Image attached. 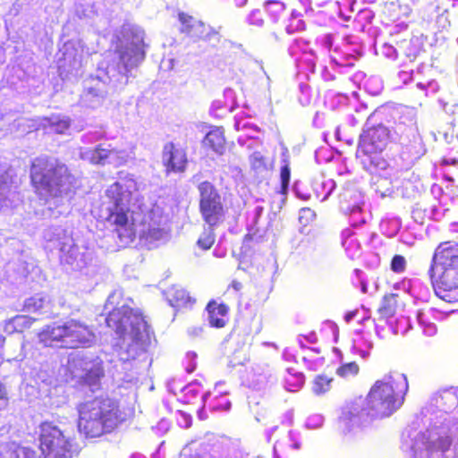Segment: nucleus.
Returning <instances> with one entry per match:
<instances>
[{
	"mask_svg": "<svg viewBox=\"0 0 458 458\" xmlns=\"http://www.w3.org/2000/svg\"><path fill=\"white\" fill-rule=\"evenodd\" d=\"M458 404L454 389L436 394L426 408L429 425L425 431L406 430L402 437V449L411 458H454L458 450V419L450 418L448 411Z\"/></svg>",
	"mask_w": 458,
	"mask_h": 458,
	"instance_id": "nucleus-1",
	"label": "nucleus"
},
{
	"mask_svg": "<svg viewBox=\"0 0 458 458\" xmlns=\"http://www.w3.org/2000/svg\"><path fill=\"white\" fill-rule=\"evenodd\" d=\"M129 31L130 35L119 42L106 67L98 68L95 76L83 81L81 106L95 109L102 106L109 90L126 85L132 70L144 60V31L138 27H131Z\"/></svg>",
	"mask_w": 458,
	"mask_h": 458,
	"instance_id": "nucleus-2",
	"label": "nucleus"
},
{
	"mask_svg": "<svg viewBox=\"0 0 458 458\" xmlns=\"http://www.w3.org/2000/svg\"><path fill=\"white\" fill-rule=\"evenodd\" d=\"M407 390L404 374L386 375L375 382L367 398L360 397L344 408L340 421L350 431L369 420L388 417L402 406Z\"/></svg>",
	"mask_w": 458,
	"mask_h": 458,
	"instance_id": "nucleus-3",
	"label": "nucleus"
},
{
	"mask_svg": "<svg viewBox=\"0 0 458 458\" xmlns=\"http://www.w3.org/2000/svg\"><path fill=\"white\" fill-rule=\"evenodd\" d=\"M122 295L120 290L109 294L105 309L110 310L106 320L107 327L123 338L118 356L120 360L127 362L146 355L150 338L148 326L140 312L125 303L118 307Z\"/></svg>",
	"mask_w": 458,
	"mask_h": 458,
	"instance_id": "nucleus-4",
	"label": "nucleus"
},
{
	"mask_svg": "<svg viewBox=\"0 0 458 458\" xmlns=\"http://www.w3.org/2000/svg\"><path fill=\"white\" fill-rule=\"evenodd\" d=\"M30 178L40 198L53 201L55 207H65L60 214L67 211L77 180L64 164L47 156L36 157L31 164Z\"/></svg>",
	"mask_w": 458,
	"mask_h": 458,
	"instance_id": "nucleus-5",
	"label": "nucleus"
},
{
	"mask_svg": "<svg viewBox=\"0 0 458 458\" xmlns=\"http://www.w3.org/2000/svg\"><path fill=\"white\" fill-rule=\"evenodd\" d=\"M77 409L78 429L87 437L110 433L124 420L116 402L106 396L86 401Z\"/></svg>",
	"mask_w": 458,
	"mask_h": 458,
	"instance_id": "nucleus-6",
	"label": "nucleus"
},
{
	"mask_svg": "<svg viewBox=\"0 0 458 458\" xmlns=\"http://www.w3.org/2000/svg\"><path fill=\"white\" fill-rule=\"evenodd\" d=\"M428 274L437 296L449 302L458 300V243L446 242L438 245Z\"/></svg>",
	"mask_w": 458,
	"mask_h": 458,
	"instance_id": "nucleus-7",
	"label": "nucleus"
},
{
	"mask_svg": "<svg viewBox=\"0 0 458 458\" xmlns=\"http://www.w3.org/2000/svg\"><path fill=\"white\" fill-rule=\"evenodd\" d=\"M37 337L43 346L58 348H85L96 341L92 328L75 318L46 325L38 332Z\"/></svg>",
	"mask_w": 458,
	"mask_h": 458,
	"instance_id": "nucleus-8",
	"label": "nucleus"
},
{
	"mask_svg": "<svg viewBox=\"0 0 458 458\" xmlns=\"http://www.w3.org/2000/svg\"><path fill=\"white\" fill-rule=\"evenodd\" d=\"M40 450L44 458H72L68 437L56 426L44 422L40 429ZM0 458H39L36 452L15 443L0 445Z\"/></svg>",
	"mask_w": 458,
	"mask_h": 458,
	"instance_id": "nucleus-9",
	"label": "nucleus"
},
{
	"mask_svg": "<svg viewBox=\"0 0 458 458\" xmlns=\"http://www.w3.org/2000/svg\"><path fill=\"white\" fill-rule=\"evenodd\" d=\"M106 195L109 203L106 208V219L112 225L120 227L126 226L129 221V214L133 213V207L138 198V186L135 179L126 174L111 184Z\"/></svg>",
	"mask_w": 458,
	"mask_h": 458,
	"instance_id": "nucleus-10",
	"label": "nucleus"
},
{
	"mask_svg": "<svg viewBox=\"0 0 458 458\" xmlns=\"http://www.w3.org/2000/svg\"><path fill=\"white\" fill-rule=\"evenodd\" d=\"M51 240L59 250V259L67 269L81 271L92 261V252L85 246H79L73 238L62 229H56Z\"/></svg>",
	"mask_w": 458,
	"mask_h": 458,
	"instance_id": "nucleus-11",
	"label": "nucleus"
},
{
	"mask_svg": "<svg viewBox=\"0 0 458 458\" xmlns=\"http://www.w3.org/2000/svg\"><path fill=\"white\" fill-rule=\"evenodd\" d=\"M393 139L403 146V153L412 159H417L425 154V148L413 114L409 113L394 123Z\"/></svg>",
	"mask_w": 458,
	"mask_h": 458,
	"instance_id": "nucleus-12",
	"label": "nucleus"
},
{
	"mask_svg": "<svg viewBox=\"0 0 458 458\" xmlns=\"http://www.w3.org/2000/svg\"><path fill=\"white\" fill-rule=\"evenodd\" d=\"M199 210L204 221L210 226H216L224 219V207L221 196L215 186L208 182L199 184Z\"/></svg>",
	"mask_w": 458,
	"mask_h": 458,
	"instance_id": "nucleus-13",
	"label": "nucleus"
},
{
	"mask_svg": "<svg viewBox=\"0 0 458 458\" xmlns=\"http://www.w3.org/2000/svg\"><path fill=\"white\" fill-rule=\"evenodd\" d=\"M79 157L81 159L93 165H113L120 166L131 158V152L126 149L112 148L110 144H98L95 148H80Z\"/></svg>",
	"mask_w": 458,
	"mask_h": 458,
	"instance_id": "nucleus-14",
	"label": "nucleus"
},
{
	"mask_svg": "<svg viewBox=\"0 0 458 458\" xmlns=\"http://www.w3.org/2000/svg\"><path fill=\"white\" fill-rule=\"evenodd\" d=\"M391 138L389 129L378 124L370 128L360 135L357 152V157L360 154H373L374 152H382L387 146Z\"/></svg>",
	"mask_w": 458,
	"mask_h": 458,
	"instance_id": "nucleus-15",
	"label": "nucleus"
},
{
	"mask_svg": "<svg viewBox=\"0 0 458 458\" xmlns=\"http://www.w3.org/2000/svg\"><path fill=\"white\" fill-rule=\"evenodd\" d=\"M69 366L74 378L91 387L97 386L104 375L101 362L98 360L76 357L72 359Z\"/></svg>",
	"mask_w": 458,
	"mask_h": 458,
	"instance_id": "nucleus-16",
	"label": "nucleus"
},
{
	"mask_svg": "<svg viewBox=\"0 0 458 458\" xmlns=\"http://www.w3.org/2000/svg\"><path fill=\"white\" fill-rule=\"evenodd\" d=\"M341 209L351 216L352 224L357 225L365 223L363 217H360L361 205L363 204L360 192L354 190H345L340 195Z\"/></svg>",
	"mask_w": 458,
	"mask_h": 458,
	"instance_id": "nucleus-17",
	"label": "nucleus"
},
{
	"mask_svg": "<svg viewBox=\"0 0 458 458\" xmlns=\"http://www.w3.org/2000/svg\"><path fill=\"white\" fill-rule=\"evenodd\" d=\"M163 162L167 171L183 172L187 165L186 152L174 143H167L163 149Z\"/></svg>",
	"mask_w": 458,
	"mask_h": 458,
	"instance_id": "nucleus-18",
	"label": "nucleus"
},
{
	"mask_svg": "<svg viewBox=\"0 0 458 458\" xmlns=\"http://www.w3.org/2000/svg\"><path fill=\"white\" fill-rule=\"evenodd\" d=\"M182 23L181 31L195 38H210V32H207L205 24L184 13H179Z\"/></svg>",
	"mask_w": 458,
	"mask_h": 458,
	"instance_id": "nucleus-19",
	"label": "nucleus"
},
{
	"mask_svg": "<svg viewBox=\"0 0 458 458\" xmlns=\"http://www.w3.org/2000/svg\"><path fill=\"white\" fill-rule=\"evenodd\" d=\"M300 448V442L292 431H289L274 445V458H289L293 450Z\"/></svg>",
	"mask_w": 458,
	"mask_h": 458,
	"instance_id": "nucleus-20",
	"label": "nucleus"
},
{
	"mask_svg": "<svg viewBox=\"0 0 458 458\" xmlns=\"http://www.w3.org/2000/svg\"><path fill=\"white\" fill-rule=\"evenodd\" d=\"M208 317L207 319L210 327H224L226 320L225 317L228 313V307L225 304H217L215 301H211L207 305Z\"/></svg>",
	"mask_w": 458,
	"mask_h": 458,
	"instance_id": "nucleus-21",
	"label": "nucleus"
},
{
	"mask_svg": "<svg viewBox=\"0 0 458 458\" xmlns=\"http://www.w3.org/2000/svg\"><path fill=\"white\" fill-rule=\"evenodd\" d=\"M379 153L360 154V156L363 168L370 174H381L386 172L389 166L388 162Z\"/></svg>",
	"mask_w": 458,
	"mask_h": 458,
	"instance_id": "nucleus-22",
	"label": "nucleus"
},
{
	"mask_svg": "<svg viewBox=\"0 0 458 458\" xmlns=\"http://www.w3.org/2000/svg\"><path fill=\"white\" fill-rule=\"evenodd\" d=\"M225 139L222 128H215L209 131L204 140L203 145L210 148L215 153L223 155L225 150Z\"/></svg>",
	"mask_w": 458,
	"mask_h": 458,
	"instance_id": "nucleus-23",
	"label": "nucleus"
},
{
	"mask_svg": "<svg viewBox=\"0 0 458 458\" xmlns=\"http://www.w3.org/2000/svg\"><path fill=\"white\" fill-rule=\"evenodd\" d=\"M165 298L172 307H186L192 301L189 293L182 287L174 285L165 292Z\"/></svg>",
	"mask_w": 458,
	"mask_h": 458,
	"instance_id": "nucleus-24",
	"label": "nucleus"
},
{
	"mask_svg": "<svg viewBox=\"0 0 458 458\" xmlns=\"http://www.w3.org/2000/svg\"><path fill=\"white\" fill-rule=\"evenodd\" d=\"M397 47L398 50L401 51L411 62L416 60L422 52L421 45L418 38L403 40L397 44Z\"/></svg>",
	"mask_w": 458,
	"mask_h": 458,
	"instance_id": "nucleus-25",
	"label": "nucleus"
},
{
	"mask_svg": "<svg viewBox=\"0 0 458 458\" xmlns=\"http://www.w3.org/2000/svg\"><path fill=\"white\" fill-rule=\"evenodd\" d=\"M24 310L28 312L47 313L49 311V301L40 294H36L25 300Z\"/></svg>",
	"mask_w": 458,
	"mask_h": 458,
	"instance_id": "nucleus-26",
	"label": "nucleus"
},
{
	"mask_svg": "<svg viewBox=\"0 0 458 458\" xmlns=\"http://www.w3.org/2000/svg\"><path fill=\"white\" fill-rule=\"evenodd\" d=\"M264 7L272 22L277 23L285 13V4L283 2L268 0L264 3Z\"/></svg>",
	"mask_w": 458,
	"mask_h": 458,
	"instance_id": "nucleus-27",
	"label": "nucleus"
},
{
	"mask_svg": "<svg viewBox=\"0 0 458 458\" xmlns=\"http://www.w3.org/2000/svg\"><path fill=\"white\" fill-rule=\"evenodd\" d=\"M336 187V183L332 179L323 178L321 181H317L314 183V192L318 198L321 197V201H325L332 194Z\"/></svg>",
	"mask_w": 458,
	"mask_h": 458,
	"instance_id": "nucleus-28",
	"label": "nucleus"
},
{
	"mask_svg": "<svg viewBox=\"0 0 458 458\" xmlns=\"http://www.w3.org/2000/svg\"><path fill=\"white\" fill-rule=\"evenodd\" d=\"M396 307L395 295L390 294L386 295L381 302L380 307L378 308V313L381 318H388L394 315Z\"/></svg>",
	"mask_w": 458,
	"mask_h": 458,
	"instance_id": "nucleus-29",
	"label": "nucleus"
},
{
	"mask_svg": "<svg viewBox=\"0 0 458 458\" xmlns=\"http://www.w3.org/2000/svg\"><path fill=\"white\" fill-rule=\"evenodd\" d=\"M165 218L160 217L158 221H153V225H149V228L147 232V239L157 241L162 240L166 236V231L164 227H161L165 222Z\"/></svg>",
	"mask_w": 458,
	"mask_h": 458,
	"instance_id": "nucleus-30",
	"label": "nucleus"
},
{
	"mask_svg": "<svg viewBox=\"0 0 458 458\" xmlns=\"http://www.w3.org/2000/svg\"><path fill=\"white\" fill-rule=\"evenodd\" d=\"M11 189V179L4 169L0 166V202H5L13 194Z\"/></svg>",
	"mask_w": 458,
	"mask_h": 458,
	"instance_id": "nucleus-31",
	"label": "nucleus"
},
{
	"mask_svg": "<svg viewBox=\"0 0 458 458\" xmlns=\"http://www.w3.org/2000/svg\"><path fill=\"white\" fill-rule=\"evenodd\" d=\"M332 381L333 377H329L326 375H318L313 380V393L317 395L325 394L331 388Z\"/></svg>",
	"mask_w": 458,
	"mask_h": 458,
	"instance_id": "nucleus-32",
	"label": "nucleus"
},
{
	"mask_svg": "<svg viewBox=\"0 0 458 458\" xmlns=\"http://www.w3.org/2000/svg\"><path fill=\"white\" fill-rule=\"evenodd\" d=\"M417 321L423 330V334L428 336H433L437 334V327L429 320L428 314L422 311L417 313Z\"/></svg>",
	"mask_w": 458,
	"mask_h": 458,
	"instance_id": "nucleus-33",
	"label": "nucleus"
},
{
	"mask_svg": "<svg viewBox=\"0 0 458 458\" xmlns=\"http://www.w3.org/2000/svg\"><path fill=\"white\" fill-rule=\"evenodd\" d=\"M214 226L208 225L199 236L197 245L204 250H209L215 242Z\"/></svg>",
	"mask_w": 458,
	"mask_h": 458,
	"instance_id": "nucleus-34",
	"label": "nucleus"
},
{
	"mask_svg": "<svg viewBox=\"0 0 458 458\" xmlns=\"http://www.w3.org/2000/svg\"><path fill=\"white\" fill-rule=\"evenodd\" d=\"M47 122L52 131L56 133L63 134L70 127L68 118H60L59 116H52L47 119Z\"/></svg>",
	"mask_w": 458,
	"mask_h": 458,
	"instance_id": "nucleus-35",
	"label": "nucleus"
},
{
	"mask_svg": "<svg viewBox=\"0 0 458 458\" xmlns=\"http://www.w3.org/2000/svg\"><path fill=\"white\" fill-rule=\"evenodd\" d=\"M272 376L270 374L254 372L253 375L249 378V382L250 386L254 389L261 390L267 386Z\"/></svg>",
	"mask_w": 458,
	"mask_h": 458,
	"instance_id": "nucleus-36",
	"label": "nucleus"
},
{
	"mask_svg": "<svg viewBox=\"0 0 458 458\" xmlns=\"http://www.w3.org/2000/svg\"><path fill=\"white\" fill-rule=\"evenodd\" d=\"M305 23L300 18V13L293 11L291 13V17L289 20V23L285 27V30L288 34H293L297 31H301L304 30Z\"/></svg>",
	"mask_w": 458,
	"mask_h": 458,
	"instance_id": "nucleus-37",
	"label": "nucleus"
},
{
	"mask_svg": "<svg viewBox=\"0 0 458 458\" xmlns=\"http://www.w3.org/2000/svg\"><path fill=\"white\" fill-rule=\"evenodd\" d=\"M359 366L356 362H347L341 365L336 369V374L343 378H349L354 377L359 373Z\"/></svg>",
	"mask_w": 458,
	"mask_h": 458,
	"instance_id": "nucleus-38",
	"label": "nucleus"
},
{
	"mask_svg": "<svg viewBox=\"0 0 458 458\" xmlns=\"http://www.w3.org/2000/svg\"><path fill=\"white\" fill-rule=\"evenodd\" d=\"M250 164L256 172H263L267 169L266 158L259 151H255L250 156Z\"/></svg>",
	"mask_w": 458,
	"mask_h": 458,
	"instance_id": "nucleus-39",
	"label": "nucleus"
},
{
	"mask_svg": "<svg viewBox=\"0 0 458 458\" xmlns=\"http://www.w3.org/2000/svg\"><path fill=\"white\" fill-rule=\"evenodd\" d=\"M17 332H22L23 330L30 328L32 324L36 321V318H32L25 315H18L12 318Z\"/></svg>",
	"mask_w": 458,
	"mask_h": 458,
	"instance_id": "nucleus-40",
	"label": "nucleus"
},
{
	"mask_svg": "<svg viewBox=\"0 0 458 458\" xmlns=\"http://www.w3.org/2000/svg\"><path fill=\"white\" fill-rule=\"evenodd\" d=\"M284 162H286V160L284 159ZM290 177H291L290 167H289V165L287 163H285L281 167V172H280L281 193H283V194H285L288 190Z\"/></svg>",
	"mask_w": 458,
	"mask_h": 458,
	"instance_id": "nucleus-41",
	"label": "nucleus"
},
{
	"mask_svg": "<svg viewBox=\"0 0 458 458\" xmlns=\"http://www.w3.org/2000/svg\"><path fill=\"white\" fill-rule=\"evenodd\" d=\"M406 260L401 255H394L391 261V269L395 273H402L405 270Z\"/></svg>",
	"mask_w": 458,
	"mask_h": 458,
	"instance_id": "nucleus-42",
	"label": "nucleus"
},
{
	"mask_svg": "<svg viewBox=\"0 0 458 458\" xmlns=\"http://www.w3.org/2000/svg\"><path fill=\"white\" fill-rule=\"evenodd\" d=\"M248 21L250 25L262 27L264 25V19L261 11L259 9L251 11L248 16Z\"/></svg>",
	"mask_w": 458,
	"mask_h": 458,
	"instance_id": "nucleus-43",
	"label": "nucleus"
},
{
	"mask_svg": "<svg viewBox=\"0 0 458 458\" xmlns=\"http://www.w3.org/2000/svg\"><path fill=\"white\" fill-rule=\"evenodd\" d=\"M324 423V418L320 414L310 416L306 420V426L309 428L315 429L320 428Z\"/></svg>",
	"mask_w": 458,
	"mask_h": 458,
	"instance_id": "nucleus-44",
	"label": "nucleus"
},
{
	"mask_svg": "<svg viewBox=\"0 0 458 458\" xmlns=\"http://www.w3.org/2000/svg\"><path fill=\"white\" fill-rule=\"evenodd\" d=\"M177 420L178 424L184 428H189L192 423L191 416L182 411L180 412Z\"/></svg>",
	"mask_w": 458,
	"mask_h": 458,
	"instance_id": "nucleus-45",
	"label": "nucleus"
},
{
	"mask_svg": "<svg viewBox=\"0 0 458 458\" xmlns=\"http://www.w3.org/2000/svg\"><path fill=\"white\" fill-rule=\"evenodd\" d=\"M199 384L197 382H192L186 386L183 387L182 391L185 393V395H191L195 397L199 394Z\"/></svg>",
	"mask_w": 458,
	"mask_h": 458,
	"instance_id": "nucleus-46",
	"label": "nucleus"
},
{
	"mask_svg": "<svg viewBox=\"0 0 458 458\" xmlns=\"http://www.w3.org/2000/svg\"><path fill=\"white\" fill-rule=\"evenodd\" d=\"M9 403V398L5 387L0 382V410L7 408Z\"/></svg>",
	"mask_w": 458,
	"mask_h": 458,
	"instance_id": "nucleus-47",
	"label": "nucleus"
},
{
	"mask_svg": "<svg viewBox=\"0 0 458 458\" xmlns=\"http://www.w3.org/2000/svg\"><path fill=\"white\" fill-rule=\"evenodd\" d=\"M197 357V354L195 352H188L186 355V358L189 360L190 363L186 367V371L188 373H191L196 369V362L195 359Z\"/></svg>",
	"mask_w": 458,
	"mask_h": 458,
	"instance_id": "nucleus-48",
	"label": "nucleus"
},
{
	"mask_svg": "<svg viewBox=\"0 0 458 458\" xmlns=\"http://www.w3.org/2000/svg\"><path fill=\"white\" fill-rule=\"evenodd\" d=\"M4 331L8 335L17 332L13 318L4 321Z\"/></svg>",
	"mask_w": 458,
	"mask_h": 458,
	"instance_id": "nucleus-49",
	"label": "nucleus"
},
{
	"mask_svg": "<svg viewBox=\"0 0 458 458\" xmlns=\"http://www.w3.org/2000/svg\"><path fill=\"white\" fill-rule=\"evenodd\" d=\"M264 211L263 207L261 206H256L253 210V218H252V225H256L258 224L259 218L261 216L262 213Z\"/></svg>",
	"mask_w": 458,
	"mask_h": 458,
	"instance_id": "nucleus-50",
	"label": "nucleus"
},
{
	"mask_svg": "<svg viewBox=\"0 0 458 458\" xmlns=\"http://www.w3.org/2000/svg\"><path fill=\"white\" fill-rule=\"evenodd\" d=\"M267 39L270 44L281 42V37L276 31H271L267 34Z\"/></svg>",
	"mask_w": 458,
	"mask_h": 458,
	"instance_id": "nucleus-51",
	"label": "nucleus"
},
{
	"mask_svg": "<svg viewBox=\"0 0 458 458\" xmlns=\"http://www.w3.org/2000/svg\"><path fill=\"white\" fill-rule=\"evenodd\" d=\"M100 138V134L98 132H90L82 136V140L84 142H92L98 140Z\"/></svg>",
	"mask_w": 458,
	"mask_h": 458,
	"instance_id": "nucleus-52",
	"label": "nucleus"
},
{
	"mask_svg": "<svg viewBox=\"0 0 458 458\" xmlns=\"http://www.w3.org/2000/svg\"><path fill=\"white\" fill-rule=\"evenodd\" d=\"M189 334L191 335V336H199L201 332H202V327H191L189 330H188Z\"/></svg>",
	"mask_w": 458,
	"mask_h": 458,
	"instance_id": "nucleus-53",
	"label": "nucleus"
},
{
	"mask_svg": "<svg viewBox=\"0 0 458 458\" xmlns=\"http://www.w3.org/2000/svg\"><path fill=\"white\" fill-rule=\"evenodd\" d=\"M358 311L357 310H352V311H349L345 314L344 316V320L349 323L351 322L357 315Z\"/></svg>",
	"mask_w": 458,
	"mask_h": 458,
	"instance_id": "nucleus-54",
	"label": "nucleus"
},
{
	"mask_svg": "<svg viewBox=\"0 0 458 458\" xmlns=\"http://www.w3.org/2000/svg\"><path fill=\"white\" fill-rule=\"evenodd\" d=\"M231 408V403L230 401L226 400L225 403L223 404L222 409L225 411H228Z\"/></svg>",
	"mask_w": 458,
	"mask_h": 458,
	"instance_id": "nucleus-55",
	"label": "nucleus"
},
{
	"mask_svg": "<svg viewBox=\"0 0 458 458\" xmlns=\"http://www.w3.org/2000/svg\"><path fill=\"white\" fill-rule=\"evenodd\" d=\"M360 284H361V291H362V293H367V291H368L367 284L364 281H361Z\"/></svg>",
	"mask_w": 458,
	"mask_h": 458,
	"instance_id": "nucleus-56",
	"label": "nucleus"
},
{
	"mask_svg": "<svg viewBox=\"0 0 458 458\" xmlns=\"http://www.w3.org/2000/svg\"><path fill=\"white\" fill-rule=\"evenodd\" d=\"M235 3H236L237 6L242 7V6L245 5V4L247 3V0H235Z\"/></svg>",
	"mask_w": 458,
	"mask_h": 458,
	"instance_id": "nucleus-57",
	"label": "nucleus"
},
{
	"mask_svg": "<svg viewBox=\"0 0 458 458\" xmlns=\"http://www.w3.org/2000/svg\"><path fill=\"white\" fill-rule=\"evenodd\" d=\"M210 395V392H207L206 394H204V395L202 396V401L204 403V404L207 403V400L208 398V396Z\"/></svg>",
	"mask_w": 458,
	"mask_h": 458,
	"instance_id": "nucleus-58",
	"label": "nucleus"
},
{
	"mask_svg": "<svg viewBox=\"0 0 458 458\" xmlns=\"http://www.w3.org/2000/svg\"><path fill=\"white\" fill-rule=\"evenodd\" d=\"M5 341V338L4 336H3L1 334H0V347L3 346L4 343Z\"/></svg>",
	"mask_w": 458,
	"mask_h": 458,
	"instance_id": "nucleus-59",
	"label": "nucleus"
},
{
	"mask_svg": "<svg viewBox=\"0 0 458 458\" xmlns=\"http://www.w3.org/2000/svg\"><path fill=\"white\" fill-rule=\"evenodd\" d=\"M417 86H418L420 89H425V85H424V84H422V83H420H420H418V84H417Z\"/></svg>",
	"mask_w": 458,
	"mask_h": 458,
	"instance_id": "nucleus-60",
	"label": "nucleus"
},
{
	"mask_svg": "<svg viewBox=\"0 0 458 458\" xmlns=\"http://www.w3.org/2000/svg\"><path fill=\"white\" fill-rule=\"evenodd\" d=\"M301 212L305 213V212H311V211L309 208H307V209L303 208V209H301Z\"/></svg>",
	"mask_w": 458,
	"mask_h": 458,
	"instance_id": "nucleus-61",
	"label": "nucleus"
},
{
	"mask_svg": "<svg viewBox=\"0 0 458 458\" xmlns=\"http://www.w3.org/2000/svg\"><path fill=\"white\" fill-rule=\"evenodd\" d=\"M157 212H158V210H157H157H156V209H153V210L151 211L152 215H155Z\"/></svg>",
	"mask_w": 458,
	"mask_h": 458,
	"instance_id": "nucleus-62",
	"label": "nucleus"
},
{
	"mask_svg": "<svg viewBox=\"0 0 458 458\" xmlns=\"http://www.w3.org/2000/svg\"><path fill=\"white\" fill-rule=\"evenodd\" d=\"M74 64H78V66H80V65H81V63H80V62H76V61H74Z\"/></svg>",
	"mask_w": 458,
	"mask_h": 458,
	"instance_id": "nucleus-63",
	"label": "nucleus"
},
{
	"mask_svg": "<svg viewBox=\"0 0 458 458\" xmlns=\"http://www.w3.org/2000/svg\"><path fill=\"white\" fill-rule=\"evenodd\" d=\"M299 380L302 383V381H303L302 377H300Z\"/></svg>",
	"mask_w": 458,
	"mask_h": 458,
	"instance_id": "nucleus-64",
	"label": "nucleus"
}]
</instances>
